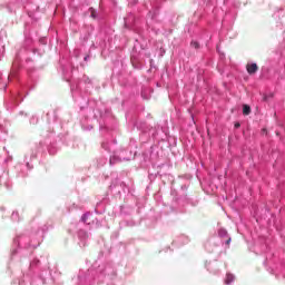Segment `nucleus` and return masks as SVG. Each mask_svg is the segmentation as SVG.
Instances as JSON below:
<instances>
[{
  "instance_id": "1",
  "label": "nucleus",
  "mask_w": 285,
  "mask_h": 285,
  "mask_svg": "<svg viewBox=\"0 0 285 285\" xmlns=\"http://www.w3.org/2000/svg\"><path fill=\"white\" fill-rule=\"evenodd\" d=\"M116 275L117 273L112 264H102L97 271H80L76 279V285H94L95 282H97V284H104V282H106L107 285H115L112 279H115Z\"/></svg>"
},
{
  "instance_id": "2",
  "label": "nucleus",
  "mask_w": 285,
  "mask_h": 285,
  "mask_svg": "<svg viewBox=\"0 0 285 285\" xmlns=\"http://www.w3.org/2000/svg\"><path fill=\"white\" fill-rule=\"evenodd\" d=\"M101 148L104 150H107V153H112V156L109 159L110 165H115L119 161H130L132 157V150H126V149H116L117 148V141H108L105 140L101 144Z\"/></svg>"
},
{
  "instance_id": "3",
  "label": "nucleus",
  "mask_w": 285,
  "mask_h": 285,
  "mask_svg": "<svg viewBox=\"0 0 285 285\" xmlns=\"http://www.w3.org/2000/svg\"><path fill=\"white\" fill-rule=\"evenodd\" d=\"M48 230V226L43 225L40 229L37 230V238L31 240L28 235H21L14 238L13 244L18 246V248H37L39 244H41V239H43V233Z\"/></svg>"
},
{
  "instance_id": "4",
  "label": "nucleus",
  "mask_w": 285,
  "mask_h": 285,
  "mask_svg": "<svg viewBox=\"0 0 285 285\" xmlns=\"http://www.w3.org/2000/svg\"><path fill=\"white\" fill-rule=\"evenodd\" d=\"M37 153H38L37 147H33L32 149H30L29 153L24 155V165L18 164L16 166V169L18 170V176L20 177L28 176V171L26 170H32V165H30V161H32V159H37Z\"/></svg>"
},
{
  "instance_id": "5",
  "label": "nucleus",
  "mask_w": 285,
  "mask_h": 285,
  "mask_svg": "<svg viewBox=\"0 0 285 285\" xmlns=\"http://www.w3.org/2000/svg\"><path fill=\"white\" fill-rule=\"evenodd\" d=\"M37 266H43V271L40 274V279L42 281V284H46V277H50V271H48V257L40 256V258H33L29 266V273H33Z\"/></svg>"
},
{
  "instance_id": "6",
  "label": "nucleus",
  "mask_w": 285,
  "mask_h": 285,
  "mask_svg": "<svg viewBox=\"0 0 285 285\" xmlns=\"http://www.w3.org/2000/svg\"><path fill=\"white\" fill-rule=\"evenodd\" d=\"M20 97H21V91H18L17 94L11 95L10 98L4 102L7 110H12V108H16V106H19V104L23 101V98L20 99Z\"/></svg>"
},
{
  "instance_id": "7",
  "label": "nucleus",
  "mask_w": 285,
  "mask_h": 285,
  "mask_svg": "<svg viewBox=\"0 0 285 285\" xmlns=\"http://www.w3.org/2000/svg\"><path fill=\"white\" fill-rule=\"evenodd\" d=\"M81 222H82V224H88L89 226H90V224H92V226L96 225L97 228H99V226H101V223H99V219L95 218L92 216V214H90V213H85L81 216Z\"/></svg>"
},
{
  "instance_id": "8",
  "label": "nucleus",
  "mask_w": 285,
  "mask_h": 285,
  "mask_svg": "<svg viewBox=\"0 0 285 285\" xmlns=\"http://www.w3.org/2000/svg\"><path fill=\"white\" fill-rule=\"evenodd\" d=\"M0 186H6L10 188V179L8 178V173H6V167L0 165Z\"/></svg>"
},
{
  "instance_id": "9",
  "label": "nucleus",
  "mask_w": 285,
  "mask_h": 285,
  "mask_svg": "<svg viewBox=\"0 0 285 285\" xmlns=\"http://www.w3.org/2000/svg\"><path fill=\"white\" fill-rule=\"evenodd\" d=\"M28 282H30V285H35V282H32V276L29 273L22 274V277L14 279L12 284L26 285Z\"/></svg>"
},
{
  "instance_id": "10",
  "label": "nucleus",
  "mask_w": 285,
  "mask_h": 285,
  "mask_svg": "<svg viewBox=\"0 0 285 285\" xmlns=\"http://www.w3.org/2000/svg\"><path fill=\"white\" fill-rule=\"evenodd\" d=\"M78 244L80 248H85L88 245V233L83 229L78 232Z\"/></svg>"
},
{
  "instance_id": "11",
  "label": "nucleus",
  "mask_w": 285,
  "mask_h": 285,
  "mask_svg": "<svg viewBox=\"0 0 285 285\" xmlns=\"http://www.w3.org/2000/svg\"><path fill=\"white\" fill-rule=\"evenodd\" d=\"M218 237H220V239L226 238L225 244L227 246L230 245L232 238L228 236V232L225 228L218 229Z\"/></svg>"
},
{
  "instance_id": "12",
  "label": "nucleus",
  "mask_w": 285,
  "mask_h": 285,
  "mask_svg": "<svg viewBox=\"0 0 285 285\" xmlns=\"http://www.w3.org/2000/svg\"><path fill=\"white\" fill-rule=\"evenodd\" d=\"M246 70L248 72V75L253 76V75H256L257 70H259V67L255 62H248L246 65Z\"/></svg>"
},
{
  "instance_id": "13",
  "label": "nucleus",
  "mask_w": 285,
  "mask_h": 285,
  "mask_svg": "<svg viewBox=\"0 0 285 285\" xmlns=\"http://www.w3.org/2000/svg\"><path fill=\"white\" fill-rule=\"evenodd\" d=\"M47 121L48 124H55L57 121V111L50 110L47 112Z\"/></svg>"
},
{
  "instance_id": "14",
  "label": "nucleus",
  "mask_w": 285,
  "mask_h": 285,
  "mask_svg": "<svg viewBox=\"0 0 285 285\" xmlns=\"http://www.w3.org/2000/svg\"><path fill=\"white\" fill-rule=\"evenodd\" d=\"M235 282V276L232 273H227L225 277V284L230 285Z\"/></svg>"
},
{
  "instance_id": "15",
  "label": "nucleus",
  "mask_w": 285,
  "mask_h": 285,
  "mask_svg": "<svg viewBox=\"0 0 285 285\" xmlns=\"http://www.w3.org/2000/svg\"><path fill=\"white\" fill-rule=\"evenodd\" d=\"M243 115H245V116L250 115V106L243 105Z\"/></svg>"
},
{
  "instance_id": "16",
  "label": "nucleus",
  "mask_w": 285,
  "mask_h": 285,
  "mask_svg": "<svg viewBox=\"0 0 285 285\" xmlns=\"http://www.w3.org/2000/svg\"><path fill=\"white\" fill-rule=\"evenodd\" d=\"M11 219H12V222H19V212H13L12 214H11Z\"/></svg>"
},
{
  "instance_id": "17",
  "label": "nucleus",
  "mask_w": 285,
  "mask_h": 285,
  "mask_svg": "<svg viewBox=\"0 0 285 285\" xmlns=\"http://www.w3.org/2000/svg\"><path fill=\"white\" fill-rule=\"evenodd\" d=\"M284 14H285V10L279 9V10H277V12L274 13V17H284Z\"/></svg>"
},
{
  "instance_id": "18",
  "label": "nucleus",
  "mask_w": 285,
  "mask_h": 285,
  "mask_svg": "<svg viewBox=\"0 0 285 285\" xmlns=\"http://www.w3.org/2000/svg\"><path fill=\"white\" fill-rule=\"evenodd\" d=\"M190 46H191V48H195V50H199V42L193 40V41L190 42Z\"/></svg>"
},
{
  "instance_id": "19",
  "label": "nucleus",
  "mask_w": 285,
  "mask_h": 285,
  "mask_svg": "<svg viewBox=\"0 0 285 285\" xmlns=\"http://www.w3.org/2000/svg\"><path fill=\"white\" fill-rule=\"evenodd\" d=\"M149 134L153 136V137H157V130L155 128H150L149 129Z\"/></svg>"
},
{
  "instance_id": "20",
  "label": "nucleus",
  "mask_w": 285,
  "mask_h": 285,
  "mask_svg": "<svg viewBox=\"0 0 285 285\" xmlns=\"http://www.w3.org/2000/svg\"><path fill=\"white\" fill-rule=\"evenodd\" d=\"M137 126V128H139L140 130H142V132H147V130H146V124H144V125H136Z\"/></svg>"
},
{
  "instance_id": "21",
  "label": "nucleus",
  "mask_w": 285,
  "mask_h": 285,
  "mask_svg": "<svg viewBox=\"0 0 285 285\" xmlns=\"http://www.w3.org/2000/svg\"><path fill=\"white\" fill-rule=\"evenodd\" d=\"M39 55V57H41V55H43V51L39 50V49H33V55Z\"/></svg>"
},
{
  "instance_id": "22",
  "label": "nucleus",
  "mask_w": 285,
  "mask_h": 285,
  "mask_svg": "<svg viewBox=\"0 0 285 285\" xmlns=\"http://www.w3.org/2000/svg\"><path fill=\"white\" fill-rule=\"evenodd\" d=\"M82 129H83V130H92V126L86 127L85 125H82Z\"/></svg>"
},
{
  "instance_id": "23",
  "label": "nucleus",
  "mask_w": 285,
  "mask_h": 285,
  "mask_svg": "<svg viewBox=\"0 0 285 285\" xmlns=\"http://www.w3.org/2000/svg\"><path fill=\"white\" fill-rule=\"evenodd\" d=\"M17 253H18V250H17V249H13V250L11 252V257H14V256L17 255Z\"/></svg>"
},
{
  "instance_id": "24",
  "label": "nucleus",
  "mask_w": 285,
  "mask_h": 285,
  "mask_svg": "<svg viewBox=\"0 0 285 285\" xmlns=\"http://www.w3.org/2000/svg\"><path fill=\"white\" fill-rule=\"evenodd\" d=\"M83 81H85V83L90 85V78H85Z\"/></svg>"
},
{
  "instance_id": "25",
  "label": "nucleus",
  "mask_w": 285,
  "mask_h": 285,
  "mask_svg": "<svg viewBox=\"0 0 285 285\" xmlns=\"http://www.w3.org/2000/svg\"><path fill=\"white\" fill-rule=\"evenodd\" d=\"M141 97H142L144 99H148V96H146V94H145L144 91H141Z\"/></svg>"
},
{
  "instance_id": "26",
  "label": "nucleus",
  "mask_w": 285,
  "mask_h": 285,
  "mask_svg": "<svg viewBox=\"0 0 285 285\" xmlns=\"http://www.w3.org/2000/svg\"><path fill=\"white\" fill-rule=\"evenodd\" d=\"M81 86H83V82H79V83L77 85V88H78V89H81Z\"/></svg>"
},
{
  "instance_id": "27",
  "label": "nucleus",
  "mask_w": 285,
  "mask_h": 285,
  "mask_svg": "<svg viewBox=\"0 0 285 285\" xmlns=\"http://www.w3.org/2000/svg\"><path fill=\"white\" fill-rule=\"evenodd\" d=\"M90 59V56H85L83 61H88Z\"/></svg>"
},
{
  "instance_id": "28",
  "label": "nucleus",
  "mask_w": 285,
  "mask_h": 285,
  "mask_svg": "<svg viewBox=\"0 0 285 285\" xmlns=\"http://www.w3.org/2000/svg\"><path fill=\"white\" fill-rule=\"evenodd\" d=\"M225 3H233V0H224Z\"/></svg>"
},
{
  "instance_id": "29",
  "label": "nucleus",
  "mask_w": 285,
  "mask_h": 285,
  "mask_svg": "<svg viewBox=\"0 0 285 285\" xmlns=\"http://www.w3.org/2000/svg\"><path fill=\"white\" fill-rule=\"evenodd\" d=\"M40 43L46 45V39H40Z\"/></svg>"
},
{
  "instance_id": "30",
  "label": "nucleus",
  "mask_w": 285,
  "mask_h": 285,
  "mask_svg": "<svg viewBox=\"0 0 285 285\" xmlns=\"http://www.w3.org/2000/svg\"><path fill=\"white\" fill-rule=\"evenodd\" d=\"M91 17L95 19L97 14L95 12H91Z\"/></svg>"
},
{
  "instance_id": "31",
  "label": "nucleus",
  "mask_w": 285,
  "mask_h": 285,
  "mask_svg": "<svg viewBox=\"0 0 285 285\" xmlns=\"http://www.w3.org/2000/svg\"><path fill=\"white\" fill-rule=\"evenodd\" d=\"M234 126H235V128H239L240 125H239V122H236Z\"/></svg>"
},
{
  "instance_id": "32",
  "label": "nucleus",
  "mask_w": 285,
  "mask_h": 285,
  "mask_svg": "<svg viewBox=\"0 0 285 285\" xmlns=\"http://www.w3.org/2000/svg\"><path fill=\"white\" fill-rule=\"evenodd\" d=\"M30 124H35V118H31V119H30Z\"/></svg>"
},
{
  "instance_id": "33",
  "label": "nucleus",
  "mask_w": 285,
  "mask_h": 285,
  "mask_svg": "<svg viewBox=\"0 0 285 285\" xmlns=\"http://www.w3.org/2000/svg\"><path fill=\"white\" fill-rule=\"evenodd\" d=\"M6 88H8V85L4 86V90H6Z\"/></svg>"
},
{
  "instance_id": "34",
  "label": "nucleus",
  "mask_w": 285,
  "mask_h": 285,
  "mask_svg": "<svg viewBox=\"0 0 285 285\" xmlns=\"http://www.w3.org/2000/svg\"><path fill=\"white\" fill-rule=\"evenodd\" d=\"M104 164H106V160L101 164V166H104Z\"/></svg>"
},
{
  "instance_id": "35",
  "label": "nucleus",
  "mask_w": 285,
  "mask_h": 285,
  "mask_svg": "<svg viewBox=\"0 0 285 285\" xmlns=\"http://www.w3.org/2000/svg\"><path fill=\"white\" fill-rule=\"evenodd\" d=\"M0 81H1V72H0Z\"/></svg>"
},
{
  "instance_id": "36",
  "label": "nucleus",
  "mask_w": 285,
  "mask_h": 285,
  "mask_svg": "<svg viewBox=\"0 0 285 285\" xmlns=\"http://www.w3.org/2000/svg\"><path fill=\"white\" fill-rule=\"evenodd\" d=\"M284 35H285V31H284Z\"/></svg>"
}]
</instances>
